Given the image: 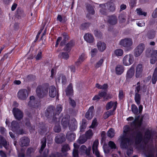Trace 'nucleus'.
Listing matches in <instances>:
<instances>
[{
	"label": "nucleus",
	"mask_w": 157,
	"mask_h": 157,
	"mask_svg": "<svg viewBox=\"0 0 157 157\" xmlns=\"http://www.w3.org/2000/svg\"><path fill=\"white\" fill-rule=\"evenodd\" d=\"M140 117L139 116L136 117L135 120L131 124V128L128 125L124 127L123 134L120 136L119 139L122 148L127 149L134 143L138 144L142 141L143 135L140 128L142 124L143 117L140 120Z\"/></svg>",
	"instance_id": "nucleus-1"
},
{
	"label": "nucleus",
	"mask_w": 157,
	"mask_h": 157,
	"mask_svg": "<svg viewBox=\"0 0 157 157\" xmlns=\"http://www.w3.org/2000/svg\"><path fill=\"white\" fill-rule=\"evenodd\" d=\"M48 88L49 86L47 84L38 86L36 89L37 96L40 98L44 97L48 94Z\"/></svg>",
	"instance_id": "nucleus-2"
},
{
	"label": "nucleus",
	"mask_w": 157,
	"mask_h": 157,
	"mask_svg": "<svg viewBox=\"0 0 157 157\" xmlns=\"http://www.w3.org/2000/svg\"><path fill=\"white\" fill-rule=\"evenodd\" d=\"M13 112L16 119L18 121H20L23 118V113L18 109L14 108L13 109Z\"/></svg>",
	"instance_id": "nucleus-3"
},
{
	"label": "nucleus",
	"mask_w": 157,
	"mask_h": 157,
	"mask_svg": "<svg viewBox=\"0 0 157 157\" xmlns=\"http://www.w3.org/2000/svg\"><path fill=\"white\" fill-rule=\"evenodd\" d=\"M28 96V93L27 90L21 89L17 93V97L21 100H25Z\"/></svg>",
	"instance_id": "nucleus-4"
},
{
	"label": "nucleus",
	"mask_w": 157,
	"mask_h": 157,
	"mask_svg": "<svg viewBox=\"0 0 157 157\" xmlns=\"http://www.w3.org/2000/svg\"><path fill=\"white\" fill-rule=\"evenodd\" d=\"M134 61L133 56L131 55H127L123 58V63L125 66H128L132 64Z\"/></svg>",
	"instance_id": "nucleus-5"
},
{
	"label": "nucleus",
	"mask_w": 157,
	"mask_h": 157,
	"mask_svg": "<svg viewBox=\"0 0 157 157\" xmlns=\"http://www.w3.org/2000/svg\"><path fill=\"white\" fill-rule=\"evenodd\" d=\"M132 44V41L130 38H125L121 40L120 42V44L125 48L130 47Z\"/></svg>",
	"instance_id": "nucleus-6"
},
{
	"label": "nucleus",
	"mask_w": 157,
	"mask_h": 157,
	"mask_svg": "<svg viewBox=\"0 0 157 157\" xmlns=\"http://www.w3.org/2000/svg\"><path fill=\"white\" fill-rule=\"evenodd\" d=\"M68 127L69 129L71 131L76 130L77 128V122L75 118L72 117L71 118Z\"/></svg>",
	"instance_id": "nucleus-7"
},
{
	"label": "nucleus",
	"mask_w": 157,
	"mask_h": 157,
	"mask_svg": "<svg viewBox=\"0 0 157 157\" xmlns=\"http://www.w3.org/2000/svg\"><path fill=\"white\" fill-rule=\"evenodd\" d=\"M55 109V107L53 106H50L47 109L45 112V116L48 118H50L55 115V113L54 112Z\"/></svg>",
	"instance_id": "nucleus-8"
},
{
	"label": "nucleus",
	"mask_w": 157,
	"mask_h": 157,
	"mask_svg": "<svg viewBox=\"0 0 157 157\" xmlns=\"http://www.w3.org/2000/svg\"><path fill=\"white\" fill-rule=\"evenodd\" d=\"M145 45L143 43L140 44L136 48L135 50V56L138 57L143 52L145 48Z\"/></svg>",
	"instance_id": "nucleus-9"
},
{
	"label": "nucleus",
	"mask_w": 157,
	"mask_h": 157,
	"mask_svg": "<svg viewBox=\"0 0 157 157\" xmlns=\"http://www.w3.org/2000/svg\"><path fill=\"white\" fill-rule=\"evenodd\" d=\"M29 139L27 137L24 136L21 138L20 140L19 144L21 147L28 146L30 143Z\"/></svg>",
	"instance_id": "nucleus-10"
},
{
	"label": "nucleus",
	"mask_w": 157,
	"mask_h": 157,
	"mask_svg": "<svg viewBox=\"0 0 157 157\" xmlns=\"http://www.w3.org/2000/svg\"><path fill=\"white\" fill-rule=\"evenodd\" d=\"M91 150L90 147H89L87 148L85 145H82L80 147L79 151L82 154L86 155L89 156Z\"/></svg>",
	"instance_id": "nucleus-11"
},
{
	"label": "nucleus",
	"mask_w": 157,
	"mask_h": 157,
	"mask_svg": "<svg viewBox=\"0 0 157 157\" xmlns=\"http://www.w3.org/2000/svg\"><path fill=\"white\" fill-rule=\"evenodd\" d=\"M65 140L64 135L63 133L57 134L55 137V141L58 144H62Z\"/></svg>",
	"instance_id": "nucleus-12"
},
{
	"label": "nucleus",
	"mask_w": 157,
	"mask_h": 157,
	"mask_svg": "<svg viewBox=\"0 0 157 157\" xmlns=\"http://www.w3.org/2000/svg\"><path fill=\"white\" fill-rule=\"evenodd\" d=\"M94 107L92 106L89 108L88 111L86 113L85 115L86 118L89 120L91 119L94 115Z\"/></svg>",
	"instance_id": "nucleus-13"
},
{
	"label": "nucleus",
	"mask_w": 157,
	"mask_h": 157,
	"mask_svg": "<svg viewBox=\"0 0 157 157\" xmlns=\"http://www.w3.org/2000/svg\"><path fill=\"white\" fill-rule=\"evenodd\" d=\"M107 22L109 24L112 25L116 24L117 22V16L115 15H112L108 16Z\"/></svg>",
	"instance_id": "nucleus-14"
},
{
	"label": "nucleus",
	"mask_w": 157,
	"mask_h": 157,
	"mask_svg": "<svg viewBox=\"0 0 157 157\" xmlns=\"http://www.w3.org/2000/svg\"><path fill=\"white\" fill-rule=\"evenodd\" d=\"M98 140H95L94 141L92 147L93 153L97 157H100V153L98 150Z\"/></svg>",
	"instance_id": "nucleus-15"
},
{
	"label": "nucleus",
	"mask_w": 157,
	"mask_h": 157,
	"mask_svg": "<svg viewBox=\"0 0 157 157\" xmlns=\"http://www.w3.org/2000/svg\"><path fill=\"white\" fill-rule=\"evenodd\" d=\"M0 143H2V145L7 150L6 152L7 153L10 155L12 150L11 149H9L7 147V143L6 140L1 135H0Z\"/></svg>",
	"instance_id": "nucleus-16"
},
{
	"label": "nucleus",
	"mask_w": 157,
	"mask_h": 157,
	"mask_svg": "<svg viewBox=\"0 0 157 157\" xmlns=\"http://www.w3.org/2000/svg\"><path fill=\"white\" fill-rule=\"evenodd\" d=\"M143 71L142 65L138 64L136 66V77L137 78L140 77Z\"/></svg>",
	"instance_id": "nucleus-17"
},
{
	"label": "nucleus",
	"mask_w": 157,
	"mask_h": 157,
	"mask_svg": "<svg viewBox=\"0 0 157 157\" xmlns=\"http://www.w3.org/2000/svg\"><path fill=\"white\" fill-rule=\"evenodd\" d=\"M84 38L86 41L90 43H93L94 40L93 36L89 33L86 34L84 36Z\"/></svg>",
	"instance_id": "nucleus-18"
},
{
	"label": "nucleus",
	"mask_w": 157,
	"mask_h": 157,
	"mask_svg": "<svg viewBox=\"0 0 157 157\" xmlns=\"http://www.w3.org/2000/svg\"><path fill=\"white\" fill-rule=\"evenodd\" d=\"M70 120L67 117H65L63 118L61 121V125L64 128H66L69 126Z\"/></svg>",
	"instance_id": "nucleus-19"
},
{
	"label": "nucleus",
	"mask_w": 157,
	"mask_h": 157,
	"mask_svg": "<svg viewBox=\"0 0 157 157\" xmlns=\"http://www.w3.org/2000/svg\"><path fill=\"white\" fill-rule=\"evenodd\" d=\"M56 94V87L53 86H50L49 89V95L52 98H54Z\"/></svg>",
	"instance_id": "nucleus-20"
},
{
	"label": "nucleus",
	"mask_w": 157,
	"mask_h": 157,
	"mask_svg": "<svg viewBox=\"0 0 157 157\" xmlns=\"http://www.w3.org/2000/svg\"><path fill=\"white\" fill-rule=\"evenodd\" d=\"M135 73V70L134 67H132L128 71L126 75V78L128 79L131 78L133 76Z\"/></svg>",
	"instance_id": "nucleus-21"
},
{
	"label": "nucleus",
	"mask_w": 157,
	"mask_h": 157,
	"mask_svg": "<svg viewBox=\"0 0 157 157\" xmlns=\"http://www.w3.org/2000/svg\"><path fill=\"white\" fill-rule=\"evenodd\" d=\"M74 42L73 40L70 41L67 44L63 49V50L68 52H70L71 48L74 46Z\"/></svg>",
	"instance_id": "nucleus-22"
},
{
	"label": "nucleus",
	"mask_w": 157,
	"mask_h": 157,
	"mask_svg": "<svg viewBox=\"0 0 157 157\" xmlns=\"http://www.w3.org/2000/svg\"><path fill=\"white\" fill-rule=\"evenodd\" d=\"M66 137L68 140L72 141L75 140V134L73 132H68L66 134Z\"/></svg>",
	"instance_id": "nucleus-23"
},
{
	"label": "nucleus",
	"mask_w": 157,
	"mask_h": 157,
	"mask_svg": "<svg viewBox=\"0 0 157 157\" xmlns=\"http://www.w3.org/2000/svg\"><path fill=\"white\" fill-rule=\"evenodd\" d=\"M57 82L61 83L63 85H65L67 82V79L65 76L63 75H61L56 80Z\"/></svg>",
	"instance_id": "nucleus-24"
},
{
	"label": "nucleus",
	"mask_w": 157,
	"mask_h": 157,
	"mask_svg": "<svg viewBox=\"0 0 157 157\" xmlns=\"http://www.w3.org/2000/svg\"><path fill=\"white\" fill-rule=\"evenodd\" d=\"M97 46L98 50L101 52H103L106 48L105 44L100 41L98 43Z\"/></svg>",
	"instance_id": "nucleus-25"
},
{
	"label": "nucleus",
	"mask_w": 157,
	"mask_h": 157,
	"mask_svg": "<svg viewBox=\"0 0 157 157\" xmlns=\"http://www.w3.org/2000/svg\"><path fill=\"white\" fill-rule=\"evenodd\" d=\"M124 69L122 66L118 65L116 67L115 72L116 74L118 75H120L124 72Z\"/></svg>",
	"instance_id": "nucleus-26"
},
{
	"label": "nucleus",
	"mask_w": 157,
	"mask_h": 157,
	"mask_svg": "<svg viewBox=\"0 0 157 157\" xmlns=\"http://www.w3.org/2000/svg\"><path fill=\"white\" fill-rule=\"evenodd\" d=\"M35 151V149L32 147L28 148L26 151V156L31 157L33 155Z\"/></svg>",
	"instance_id": "nucleus-27"
},
{
	"label": "nucleus",
	"mask_w": 157,
	"mask_h": 157,
	"mask_svg": "<svg viewBox=\"0 0 157 157\" xmlns=\"http://www.w3.org/2000/svg\"><path fill=\"white\" fill-rule=\"evenodd\" d=\"M11 126L12 130L15 132L20 128L19 124L18 122L16 121H13L11 123Z\"/></svg>",
	"instance_id": "nucleus-28"
},
{
	"label": "nucleus",
	"mask_w": 157,
	"mask_h": 157,
	"mask_svg": "<svg viewBox=\"0 0 157 157\" xmlns=\"http://www.w3.org/2000/svg\"><path fill=\"white\" fill-rule=\"evenodd\" d=\"M156 34V31L154 30H151L148 31L147 36L148 38L153 39L155 38Z\"/></svg>",
	"instance_id": "nucleus-29"
},
{
	"label": "nucleus",
	"mask_w": 157,
	"mask_h": 157,
	"mask_svg": "<svg viewBox=\"0 0 157 157\" xmlns=\"http://www.w3.org/2000/svg\"><path fill=\"white\" fill-rule=\"evenodd\" d=\"M41 148L39 150V152L41 154V152L43 150L44 148L46 146V137L43 138L41 140Z\"/></svg>",
	"instance_id": "nucleus-30"
},
{
	"label": "nucleus",
	"mask_w": 157,
	"mask_h": 157,
	"mask_svg": "<svg viewBox=\"0 0 157 157\" xmlns=\"http://www.w3.org/2000/svg\"><path fill=\"white\" fill-rule=\"evenodd\" d=\"M156 54H157V50L151 51L150 49H147L146 51V55L147 57H151Z\"/></svg>",
	"instance_id": "nucleus-31"
},
{
	"label": "nucleus",
	"mask_w": 157,
	"mask_h": 157,
	"mask_svg": "<svg viewBox=\"0 0 157 157\" xmlns=\"http://www.w3.org/2000/svg\"><path fill=\"white\" fill-rule=\"evenodd\" d=\"M100 6L101 8L100 10V12L103 14H106L107 9V3L104 4H101Z\"/></svg>",
	"instance_id": "nucleus-32"
},
{
	"label": "nucleus",
	"mask_w": 157,
	"mask_h": 157,
	"mask_svg": "<svg viewBox=\"0 0 157 157\" xmlns=\"http://www.w3.org/2000/svg\"><path fill=\"white\" fill-rule=\"evenodd\" d=\"M157 80V67L155 68L153 75L152 76L151 79L152 82L153 84H155Z\"/></svg>",
	"instance_id": "nucleus-33"
},
{
	"label": "nucleus",
	"mask_w": 157,
	"mask_h": 157,
	"mask_svg": "<svg viewBox=\"0 0 157 157\" xmlns=\"http://www.w3.org/2000/svg\"><path fill=\"white\" fill-rule=\"evenodd\" d=\"M107 8L110 11H113L115 9V6L112 2H109L107 3Z\"/></svg>",
	"instance_id": "nucleus-34"
},
{
	"label": "nucleus",
	"mask_w": 157,
	"mask_h": 157,
	"mask_svg": "<svg viewBox=\"0 0 157 157\" xmlns=\"http://www.w3.org/2000/svg\"><path fill=\"white\" fill-rule=\"evenodd\" d=\"M85 55L83 54H82L79 57L77 61L75 62V65L77 66H79L85 59Z\"/></svg>",
	"instance_id": "nucleus-35"
},
{
	"label": "nucleus",
	"mask_w": 157,
	"mask_h": 157,
	"mask_svg": "<svg viewBox=\"0 0 157 157\" xmlns=\"http://www.w3.org/2000/svg\"><path fill=\"white\" fill-rule=\"evenodd\" d=\"M66 95L67 96H69L73 93V90L71 84L70 83L67 87L66 90Z\"/></svg>",
	"instance_id": "nucleus-36"
},
{
	"label": "nucleus",
	"mask_w": 157,
	"mask_h": 157,
	"mask_svg": "<svg viewBox=\"0 0 157 157\" xmlns=\"http://www.w3.org/2000/svg\"><path fill=\"white\" fill-rule=\"evenodd\" d=\"M70 149V147L68 144H65L63 146L62 148V151L64 156H66L67 155V153H66V152Z\"/></svg>",
	"instance_id": "nucleus-37"
},
{
	"label": "nucleus",
	"mask_w": 157,
	"mask_h": 157,
	"mask_svg": "<svg viewBox=\"0 0 157 157\" xmlns=\"http://www.w3.org/2000/svg\"><path fill=\"white\" fill-rule=\"evenodd\" d=\"M59 56L61 59L66 60L69 57V55L68 53L63 52L60 53Z\"/></svg>",
	"instance_id": "nucleus-38"
},
{
	"label": "nucleus",
	"mask_w": 157,
	"mask_h": 157,
	"mask_svg": "<svg viewBox=\"0 0 157 157\" xmlns=\"http://www.w3.org/2000/svg\"><path fill=\"white\" fill-rule=\"evenodd\" d=\"M141 96L138 93H135V101L138 105H139L140 103Z\"/></svg>",
	"instance_id": "nucleus-39"
},
{
	"label": "nucleus",
	"mask_w": 157,
	"mask_h": 157,
	"mask_svg": "<svg viewBox=\"0 0 157 157\" xmlns=\"http://www.w3.org/2000/svg\"><path fill=\"white\" fill-rule=\"evenodd\" d=\"M87 139L85 135H82L79 137L78 142V143L82 144L85 143Z\"/></svg>",
	"instance_id": "nucleus-40"
},
{
	"label": "nucleus",
	"mask_w": 157,
	"mask_h": 157,
	"mask_svg": "<svg viewBox=\"0 0 157 157\" xmlns=\"http://www.w3.org/2000/svg\"><path fill=\"white\" fill-rule=\"evenodd\" d=\"M151 137V134L150 131L147 130L145 132L144 137L145 141L148 142L150 140Z\"/></svg>",
	"instance_id": "nucleus-41"
},
{
	"label": "nucleus",
	"mask_w": 157,
	"mask_h": 157,
	"mask_svg": "<svg viewBox=\"0 0 157 157\" xmlns=\"http://www.w3.org/2000/svg\"><path fill=\"white\" fill-rule=\"evenodd\" d=\"M94 34L98 38H101L102 35V33L98 29H95L94 31Z\"/></svg>",
	"instance_id": "nucleus-42"
},
{
	"label": "nucleus",
	"mask_w": 157,
	"mask_h": 157,
	"mask_svg": "<svg viewBox=\"0 0 157 157\" xmlns=\"http://www.w3.org/2000/svg\"><path fill=\"white\" fill-rule=\"evenodd\" d=\"M86 8L89 13L91 14L92 15L94 14L95 13L94 10L92 6L90 5H88L86 6Z\"/></svg>",
	"instance_id": "nucleus-43"
},
{
	"label": "nucleus",
	"mask_w": 157,
	"mask_h": 157,
	"mask_svg": "<svg viewBox=\"0 0 157 157\" xmlns=\"http://www.w3.org/2000/svg\"><path fill=\"white\" fill-rule=\"evenodd\" d=\"M90 25V23L89 22H85L81 24L80 27L82 30L87 29L89 28Z\"/></svg>",
	"instance_id": "nucleus-44"
},
{
	"label": "nucleus",
	"mask_w": 157,
	"mask_h": 157,
	"mask_svg": "<svg viewBox=\"0 0 157 157\" xmlns=\"http://www.w3.org/2000/svg\"><path fill=\"white\" fill-rule=\"evenodd\" d=\"M62 110V107L61 105H57L56 109L55 115H58Z\"/></svg>",
	"instance_id": "nucleus-45"
},
{
	"label": "nucleus",
	"mask_w": 157,
	"mask_h": 157,
	"mask_svg": "<svg viewBox=\"0 0 157 157\" xmlns=\"http://www.w3.org/2000/svg\"><path fill=\"white\" fill-rule=\"evenodd\" d=\"M132 112L135 115L138 114V109L137 107L135 105L133 104L132 105Z\"/></svg>",
	"instance_id": "nucleus-46"
},
{
	"label": "nucleus",
	"mask_w": 157,
	"mask_h": 157,
	"mask_svg": "<svg viewBox=\"0 0 157 157\" xmlns=\"http://www.w3.org/2000/svg\"><path fill=\"white\" fill-rule=\"evenodd\" d=\"M114 130L113 128H110L108 131L107 133V135L109 137L112 138L113 137L115 134Z\"/></svg>",
	"instance_id": "nucleus-47"
},
{
	"label": "nucleus",
	"mask_w": 157,
	"mask_h": 157,
	"mask_svg": "<svg viewBox=\"0 0 157 157\" xmlns=\"http://www.w3.org/2000/svg\"><path fill=\"white\" fill-rule=\"evenodd\" d=\"M123 53V50L121 49H117L114 51L115 54L118 56H121L122 55Z\"/></svg>",
	"instance_id": "nucleus-48"
},
{
	"label": "nucleus",
	"mask_w": 157,
	"mask_h": 157,
	"mask_svg": "<svg viewBox=\"0 0 157 157\" xmlns=\"http://www.w3.org/2000/svg\"><path fill=\"white\" fill-rule=\"evenodd\" d=\"M92 131V130L89 129L86 132L85 136L88 139H90L93 136V133Z\"/></svg>",
	"instance_id": "nucleus-49"
},
{
	"label": "nucleus",
	"mask_w": 157,
	"mask_h": 157,
	"mask_svg": "<svg viewBox=\"0 0 157 157\" xmlns=\"http://www.w3.org/2000/svg\"><path fill=\"white\" fill-rule=\"evenodd\" d=\"M117 104V102H115L114 103L112 101H110L108 102L106 104V108L107 110H109L111 109L113 106L114 105V104Z\"/></svg>",
	"instance_id": "nucleus-50"
},
{
	"label": "nucleus",
	"mask_w": 157,
	"mask_h": 157,
	"mask_svg": "<svg viewBox=\"0 0 157 157\" xmlns=\"http://www.w3.org/2000/svg\"><path fill=\"white\" fill-rule=\"evenodd\" d=\"M49 157H63V155L59 152H54L51 153Z\"/></svg>",
	"instance_id": "nucleus-51"
},
{
	"label": "nucleus",
	"mask_w": 157,
	"mask_h": 157,
	"mask_svg": "<svg viewBox=\"0 0 157 157\" xmlns=\"http://www.w3.org/2000/svg\"><path fill=\"white\" fill-rule=\"evenodd\" d=\"M61 130V128L59 124H56L54 128V130L56 132H59Z\"/></svg>",
	"instance_id": "nucleus-52"
},
{
	"label": "nucleus",
	"mask_w": 157,
	"mask_h": 157,
	"mask_svg": "<svg viewBox=\"0 0 157 157\" xmlns=\"http://www.w3.org/2000/svg\"><path fill=\"white\" fill-rule=\"evenodd\" d=\"M137 13L139 15H143L146 16L147 15V13L143 12L140 8H138L136 9Z\"/></svg>",
	"instance_id": "nucleus-53"
},
{
	"label": "nucleus",
	"mask_w": 157,
	"mask_h": 157,
	"mask_svg": "<svg viewBox=\"0 0 157 157\" xmlns=\"http://www.w3.org/2000/svg\"><path fill=\"white\" fill-rule=\"evenodd\" d=\"M108 146L111 149H115L116 148V145L114 143L111 141H110L109 142L108 144Z\"/></svg>",
	"instance_id": "nucleus-54"
},
{
	"label": "nucleus",
	"mask_w": 157,
	"mask_h": 157,
	"mask_svg": "<svg viewBox=\"0 0 157 157\" xmlns=\"http://www.w3.org/2000/svg\"><path fill=\"white\" fill-rule=\"evenodd\" d=\"M103 148L104 151L105 153L108 154L109 153L111 150L109 146H107V145H104L103 147Z\"/></svg>",
	"instance_id": "nucleus-55"
},
{
	"label": "nucleus",
	"mask_w": 157,
	"mask_h": 157,
	"mask_svg": "<svg viewBox=\"0 0 157 157\" xmlns=\"http://www.w3.org/2000/svg\"><path fill=\"white\" fill-rule=\"evenodd\" d=\"M46 131V128L44 126L40 127L38 129V132L40 134L44 133Z\"/></svg>",
	"instance_id": "nucleus-56"
},
{
	"label": "nucleus",
	"mask_w": 157,
	"mask_h": 157,
	"mask_svg": "<svg viewBox=\"0 0 157 157\" xmlns=\"http://www.w3.org/2000/svg\"><path fill=\"white\" fill-rule=\"evenodd\" d=\"M98 94L100 98L102 97L105 98L107 95V90H105L104 91H99Z\"/></svg>",
	"instance_id": "nucleus-57"
},
{
	"label": "nucleus",
	"mask_w": 157,
	"mask_h": 157,
	"mask_svg": "<svg viewBox=\"0 0 157 157\" xmlns=\"http://www.w3.org/2000/svg\"><path fill=\"white\" fill-rule=\"evenodd\" d=\"M17 134L19 135H22L24 134H25V131L22 128L18 129L15 132Z\"/></svg>",
	"instance_id": "nucleus-58"
},
{
	"label": "nucleus",
	"mask_w": 157,
	"mask_h": 157,
	"mask_svg": "<svg viewBox=\"0 0 157 157\" xmlns=\"http://www.w3.org/2000/svg\"><path fill=\"white\" fill-rule=\"evenodd\" d=\"M49 152L48 149H45L43 153V155L41 156H37L36 157H48V155Z\"/></svg>",
	"instance_id": "nucleus-59"
},
{
	"label": "nucleus",
	"mask_w": 157,
	"mask_h": 157,
	"mask_svg": "<svg viewBox=\"0 0 157 157\" xmlns=\"http://www.w3.org/2000/svg\"><path fill=\"white\" fill-rule=\"evenodd\" d=\"M117 107L116 104L114 105L113 109V110H110L106 112V113L108 114L110 116L113 115L114 111L116 109Z\"/></svg>",
	"instance_id": "nucleus-60"
},
{
	"label": "nucleus",
	"mask_w": 157,
	"mask_h": 157,
	"mask_svg": "<svg viewBox=\"0 0 157 157\" xmlns=\"http://www.w3.org/2000/svg\"><path fill=\"white\" fill-rule=\"evenodd\" d=\"M157 54H156L155 55L151 57L152 59H151L150 60V62L151 64H154L155 63V61L157 60Z\"/></svg>",
	"instance_id": "nucleus-61"
},
{
	"label": "nucleus",
	"mask_w": 157,
	"mask_h": 157,
	"mask_svg": "<svg viewBox=\"0 0 157 157\" xmlns=\"http://www.w3.org/2000/svg\"><path fill=\"white\" fill-rule=\"evenodd\" d=\"M119 20L122 22H124L126 21L125 17L123 14H121L119 17Z\"/></svg>",
	"instance_id": "nucleus-62"
},
{
	"label": "nucleus",
	"mask_w": 157,
	"mask_h": 157,
	"mask_svg": "<svg viewBox=\"0 0 157 157\" xmlns=\"http://www.w3.org/2000/svg\"><path fill=\"white\" fill-rule=\"evenodd\" d=\"M69 103L73 107H75L76 106V103L75 101L71 99V98H69Z\"/></svg>",
	"instance_id": "nucleus-63"
},
{
	"label": "nucleus",
	"mask_w": 157,
	"mask_h": 157,
	"mask_svg": "<svg viewBox=\"0 0 157 157\" xmlns=\"http://www.w3.org/2000/svg\"><path fill=\"white\" fill-rule=\"evenodd\" d=\"M103 61V59H101L97 63L95 66V67L96 68L99 67L102 64Z\"/></svg>",
	"instance_id": "nucleus-64"
}]
</instances>
